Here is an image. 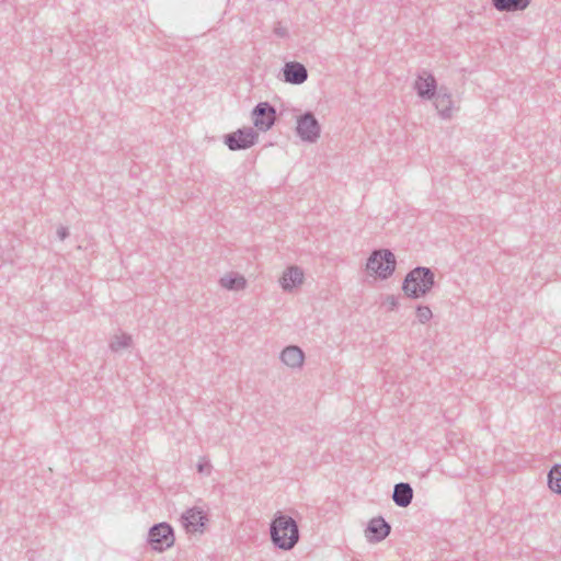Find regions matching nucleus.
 Here are the masks:
<instances>
[{
  "label": "nucleus",
  "instance_id": "f257e3e1",
  "mask_svg": "<svg viewBox=\"0 0 561 561\" xmlns=\"http://www.w3.org/2000/svg\"><path fill=\"white\" fill-rule=\"evenodd\" d=\"M270 536L276 548L287 551L299 541V528L291 516L277 511L270 524Z\"/></svg>",
  "mask_w": 561,
  "mask_h": 561
},
{
  "label": "nucleus",
  "instance_id": "f03ea898",
  "mask_svg": "<svg viewBox=\"0 0 561 561\" xmlns=\"http://www.w3.org/2000/svg\"><path fill=\"white\" fill-rule=\"evenodd\" d=\"M434 285V272L430 267L416 266L405 275L402 290L409 298L419 299L425 297Z\"/></svg>",
  "mask_w": 561,
  "mask_h": 561
},
{
  "label": "nucleus",
  "instance_id": "7ed1b4c3",
  "mask_svg": "<svg viewBox=\"0 0 561 561\" xmlns=\"http://www.w3.org/2000/svg\"><path fill=\"white\" fill-rule=\"evenodd\" d=\"M396 265V256L390 250H374L367 260L366 270L370 275L387 279L393 274Z\"/></svg>",
  "mask_w": 561,
  "mask_h": 561
},
{
  "label": "nucleus",
  "instance_id": "20e7f679",
  "mask_svg": "<svg viewBox=\"0 0 561 561\" xmlns=\"http://www.w3.org/2000/svg\"><path fill=\"white\" fill-rule=\"evenodd\" d=\"M174 530L168 523H159L150 527L148 531V543L159 552H162L174 545Z\"/></svg>",
  "mask_w": 561,
  "mask_h": 561
},
{
  "label": "nucleus",
  "instance_id": "39448f33",
  "mask_svg": "<svg viewBox=\"0 0 561 561\" xmlns=\"http://www.w3.org/2000/svg\"><path fill=\"white\" fill-rule=\"evenodd\" d=\"M259 140V133L252 127L239 128L224 136V144L232 151L245 150Z\"/></svg>",
  "mask_w": 561,
  "mask_h": 561
},
{
  "label": "nucleus",
  "instance_id": "423d86ee",
  "mask_svg": "<svg viewBox=\"0 0 561 561\" xmlns=\"http://www.w3.org/2000/svg\"><path fill=\"white\" fill-rule=\"evenodd\" d=\"M253 125L260 131H267L276 121V110L268 102L257 103L251 112Z\"/></svg>",
  "mask_w": 561,
  "mask_h": 561
},
{
  "label": "nucleus",
  "instance_id": "0eeeda50",
  "mask_svg": "<svg viewBox=\"0 0 561 561\" xmlns=\"http://www.w3.org/2000/svg\"><path fill=\"white\" fill-rule=\"evenodd\" d=\"M181 522L187 533H203L208 515L201 507L194 506L182 514Z\"/></svg>",
  "mask_w": 561,
  "mask_h": 561
},
{
  "label": "nucleus",
  "instance_id": "6e6552de",
  "mask_svg": "<svg viewBox=\"0 0 561 561\" xmlns=\"http://www.w3.org/2000/svg\"><path fill=\"white\" fill-rule=\"evenodd\" d=\"M414 89L421 99L433 100L439 88H437L435 77L431 72L422 70L414 82Z\"/></svg>",
  "mask_w": 561,
  "mask_h": 561
},
{
  "label": "nucleus",
  "instance_id": "1a4fd4ad",
  "mask_svg": "<svg viewBox=\"0 0 561 561\" xmlns=\"http://www.w3.org/2000/svg\"><path fill=\"white\" fill-rule=\"evenodd\" d=\"M296 134L302 141H316V115L307 111L297 118Z\"/></svg>",
  "mask_w": 561,
  "mask_h": 561
},
{
  "label": "nucleus",
  "instance_id": "9d476101",
  "mask_svg": "<svg viewBox=\"0 0 561 561\" xmlns=\"http://www.w3.org/2000/svg\"><path fill=\"white\" fill-rule=\"evenodd\" d=\"M390 531V524L383 517L378 516L369 520L365 534L370 542H380L389 536Z\"/></svg>",
  "mask_w": 561,
  "mask_h": 561
},
{
  "label": "nucleus",
  "instance_id": "9b49d317",
  "mask_svg": "<svg viewBox=\"0 0 561 561\" xmlns=\"http://www.w3.org/2000/svg\"><path fill=\"white\" fill-rule=\"evenodd\" d=\"M283 80L287 83L299 85L308 79L307 68L298 61H288L282 68Z\"/></svg>",
  "mask_w": 561,
  "mask_h": 561
},
{
  "label": "nucleus",
  "instance_id": "f8f14e48",
  "mask_svg": "<svg viewBox=\"0 0 561 561\" xmlns=\"http://www.w3.org/2000/svg\"><path fill=\"white\" fill-rule=\"evenodd\" d=\"M433 100L439 116L445 119L450 118L453 115V99L448 88L439 87Z\"/></svg>",
  "mask_w": 561,
  "mask_h": 561
},
{
  "label": "nucleus",
  "instance_id": "ddd939ff",
  "mask_svg": "<svg viewBox=\"0 0 561 561\" xmlns=\"http://www.w3.org/2000/svg\"><path fill=\"white\" fill-rule=\"evenodd\" d=\"M279 359L291 369L301 368L305 362V353L297 345H288L280 352Z\"/></svg>",
  "mask_w": 561,
  "mask_h": 561
},
{
  "label": "nucleus",
  "instance_id": "4468645a",
  "mask_svg": "<svg viewBox=\"0 0 561 561\" xmlns=\"http://www.w3.org/2000/svg\"><path fill=\"white\" fill-rule=\"evenodd\" d=\"M413 500V489L408 482H399L394 484L392 492V501L399 507H408Z\"/></svg>",
  "mask_w": 561,
  "mask_h": 561
},
{
  "label": "nucleus",
  "instance_id": "2eb2a0df",
  "mask_svg": "<svg viewBox=\"0 0 561 561\" xmlns=\"http://www.w3.org/2000/svg\"><path fill=\"white\" fill-rule=\"evenodd\" d=\"M304 279V273L302 270L298 266H290L288 267L282 278H280V286L284 290L289 291L297 285L301 284Z\"/></svg>",
  "mask_w": 561,
  "mask_h": 561
},
{
  "label": "nucleus",
  "instance_id": "dca6fc26",
  "mask_svg": "<svg viewBox=\"0 0 561 561\" xmlns=\"http://www.w3.org/2000/svg\"><path fill=\"white\" fill-rule=\"evenodd\" d=\"M531 0H491L492 5L500 12L524 11Z\"/></svg>",
  "mask_w": 561,
  "mask_h": 561
},
{
  "label": "nucleus",
  "instance_id": "f3484780",
  "mask_svg": "<svg viewBox=\"0 0 561 561\" xmlns=\"http://www.w3.org/2000/svg\"><path fill=\"white\" fill-rule=\"evenodd\" d=\"M219 284L228 290H240L245 287V278L239 274L230 273L220 278Z\"/></svg>",
  "mask_w": 561,
  "mask_h": 561
},
{
  "label": "nucleus",
  "instance_id": "a211bd4d",
  "mask_svg": "<svg viewBox=\"0 0 561 561\" xmlns=\"http://www.w3.org/2000/svg\"><path fill=\"white\" fill-rule=\"evenodd\" d=\"M548 486L557 494H561V463H556L548 472Z\"/></svg>",
  "mask_w": 561,
  "mask_h": 561
},
{
  "label": "nucleus",
  "instance_id": "6ab92c4d",
  "mask_svg": "<svg viewBox=\"0 0 561 561\" xmlns=\"http://www.w3.org/2000/svg\"><path fill=\"white\" fill-rule=\"evenodd\" d=\"M131 344V336L128 335V334H121V335H115L111 343H110V348L113 351V352H118L123 348H127L129 347Z\"/></svg>",
  "mask_w": 561,
  "mask_h": 561
},
{
  "label": "nucleus",
  "instance_id": "aec40b11",
  "mask_svg": "<svg viewBox=\"0 0 561 561\" xmlns=\"http://www.w3.org/2000/svg\"><path fill=\"white\" fill-rule=\"evenodd\" d=\"M416 317H417V320L420 321V323L424 324L432 319L433 313L428 306H417L416 307Z\"/></svg>",
  "mask_w": 561,
  "mask_h": 561
},
{
  "label": "nucleus",
  "instance_id": "412c9836",
  "mask_svg": "<svg viewBox=\"0 0 561 561\" xmlns=\"http://www.w3.org/2000/svg\"><path fill=\"white\" fill-rule=\"evenodd\" d=\"M196 469L198 473L209 476L211 473L213 466L207 457H201Z\"/></svg>",
  "mask_w": 561,
  "mask_h": 561
},
{
  "label": "nucleus",
  "instance_id": "4be33fe9",
  "mask_svg": "<svg viewBox=\"0 0 561 561\" xmlns=\"http://www.w3.org/2000/svg\"><path fill=\"white\" fill-rule=\"evenodd\" d=\"M274 34L278 37H287L288 36V31L286 27L282 26L280 23H277L276 26L274 27Z\"/></svg>",
  "mask_w": 561,
  "mask_h": 561
},
{
  "label": "nucleus",
  "instance_id": "5701e85b",
  "mask_svg": "<svg viewBox=\"0 0 561 561\" xmlns=\"http://www.w3.org/2000/svg\"><path fill=\"white\" fill-rule=\"evenodd\" d=\"M57 236H58L59 240L64 241L69 236V229L64 226L59 227L57 229Z\"/></svg>",
  "mask_w": 561,
  "mask_h": 561
},
{
  "label": "nucleus",
  "instance_id": "b1692460",
  "mask_svg": "<svg viewBox=\"0 0 561 561\" xmlns=\"http://www.w3.org/2000/svg\"><path fill=\"white\" fill-rule=\"evenodd\" d=\"M387 304L389 306V310H396L399 306L398 299L394 296H388Z\"/></svg>",
  "mask_w": 561,
  "mask_h": 561
},
{
  "label": "nucleus",
  "instance_id": "393cba45",
  "mask_svg": "<svg viewBox=\"0 0 561 561\" xmlns=\"http://www.w3.org/2000/svg\"><path fill=\"white\" fill-rule=\"evenodd\" d=\"M317 133H318V137H319L320 136V126L319 125H318Z\"/></svg>",
  "mask_w": 561,
  "mask_h": 561
}]
</instances>
